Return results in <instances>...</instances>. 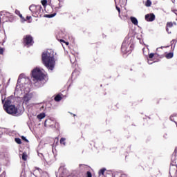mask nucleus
Instances as JSON below:
<instances>
[{"instance_id":"nucleus-1","label":"nucleus","mask_w":177,"mask_h":177,"mask_svg":"<svg viewBox=\"0 0 177 177\" xmlns=\"http://www.w3.org/2000/svg\"><path fill=\"white\" fill-rule=\"evenodd\" d=\"M41 60L43 64L51 71L55 68V64H56V60L55 59V54L53 51L49 50L44 52L41 55Z\"/></svg>"},{"instance_id":"nucleus-2","label":"nucleus","mask_w":177,"mask_h":177,"mask_svg":"<svg viewBox=\"0 0 177 177\" xmlns=\"http://www.w3.org/2000/svg\"><path fill=\"white\" fill-rule=\"evenodd\" d=\"M29 10L32 12L33 17H42L44 16V9L41 5H31L29 7Z\"/></svg>"},{"instance_id":"nucleus-3","label":"nucleus","mask_w":177,"mask_h":177,"mask_svg":"<svg viewBox=\"0 0 177 177\" xmlns=\"http://www.w3.org/2000/svg\"><path fill=\"white\" fill-rule=\"evenodd\" d=\"M32 78L33 82L44 81L45 80V74L39 68H35L32 71Z\"/></svg>"},{"instance_id":"nucleus-4","label":"nucleus","mask_w":177,"mask_h":177,"mask_svg":"<svg viewBox=\"0 0 177 177\" xmlns=\"http://www.w3.org/2000/svg\"><path fill=\"white\" fill-rule=\"evenodd\" d=\"M22 44L25 48H30L34 45V37L31 35H24L22 39Z\"/></svg>"},{"instance_id":"nucleus-5","label":"nucleus","mask_w":177,"mask_h":177,"mask_svg":"<svg viewBox=\"0 0 177 177\" xmlns=\"http://www.w3.org/2000/svg\"><path fill=\"white\" fill-rule=\"evenodd\" d=\"M0 20H2L3 22L12 21L13 16L9 12L3 13V12H0Z\"/></svg>"},{"instance_id":"nucleus-6","label":"nucleus","mask_w":177,"mask_h":177,"mask_svg":"<svg viewBox=\"0 0 177 177\" xmlns=\"http://www.w3.org/2000/svg\"><path fill=\"white\" fill-rule=\"evenodd\" d=\"M5 111L8 113V114H11V115H15V114H17V108L15 105H10L6 108Z\"/></svg>"},{"instance_id":"nucleus-7","label":"nucleus","mask_w":177,"mask_h":177,"mask_svg":"<svg viewBox=\"0 0 177 177\" xmlns=\"http://www.w3.org/2000/svg\"><path fill=\"white\" fill-rule=\"evenodd\" d=\"M44 127L47 128H56V121L51 119L46 120L44 122Z\"/></svg>"},{"instance_id":"nucleus-8","label":"nucleus","mask_w":177,"mask_h":177,"mask_svg":"<svg viewBox=\"0 0 177 177\" xmlns=\"http://www.w3.org/2000/svg\"><path fill=\"white\" fill-rule=\"evenodd\" d=\"M122 52L124 54L129 53L130 49H129V43L127 41H124L122 44Z\"/></svg>"},{"instance_id":"nucleus-9","label":"nucleus","mask_w":177,"mask_h":177,"mask_svg":"<svg viewBox=\"0 0 177 177\" xmlns=\"http://www.w3.org/2000/svg\"><path fill=\"white\" fill-rule=\"evenodd\" d=\"M31 99H32V95H30V94H26L24 97H23V103L24 104H28V103H30V101L31 100Z\"/></svg>"},{"instance_id":"nucleus-10","label":"nucleus","mask_w":177,"mask_h":177,"mask_svg":"<svg viewBox=\"0 0 177 177\" xmlns=\"http://www.w3.org/2000/svg\"><path fill=\"white\" fill-rule=\"evenodd\" d=\"M1 102L3 104V109H7V107L10 106V104H12V101H10V100H6L5 101V99H3V97L1 98Z\"/></svg>"},{"instance_id":"nucleus-11","label":"nucleus","mask_w":177,"mask_h":177,"mask_svg":"<svg viewBox=\"0 0 177 177\" xmlns=\"http://www.w3.org/2000/svg\"><path fill=\"white\" fill-rule=\"evenodd\" d=\"M145 20L147 21H154L156 20V15L154 14H147L145 15Z\"/></svg>"},{"instance_id":"nucleus-12","label":"nucleus","mask_w":177,"mask_h":177,"mask_svg":"<svg viewBox=\"0 0 177 177\" xmlns=\"http://www.w3.org/2000/svg\"><path fill=\"white\" fill-rule=\"evenodd\" d=\"M130 20L131 21V23H133V24H134V26H138V19H136L135 17H130Z\"/></svg>"},{"instance_id":"nucleus-13","label":"nucleus","mask_w":177,"mask_h":177,"mask_svg":"<svg viewBox=\"0 0 177 177\" xmlns=\"http://www.w3.org/2000/svg\"><path fill=\"white\" fill-rule=\"evenodd\" d=\"M69 57H70V62L71 63H72V64H74V63L77 62V58L75 57V55H70Z\"/></svg>"},{"instance_id":"nucleus-14","label":"nucleus","mask_w":177,"mask_h":177,"mask_svg":"<svg viewBox=\"0 0 177 177\" xmlns=\"http://www.w3.org/2000/svg\"><path fill=\"white\" fill-rule=\"evenodd\" d=\"M15 14L17 15V16H19V17L21 19V20H24V21H26V19L23 17V15L20 13V11L19 10H15Z\"/></svg>"},{"instance_id":"nucleus-15","label":"nucleus","mask_w":177,"mask_h":177,"mask_svg":"<svg viewBox=\"0 0 177 177\" xmlns=\"http://www.w3.org/2000/svg\"><path fill=\"white\" fill-rule=\"evenodd\" d=\"M62 99H63V97H62V95L58 94L57 95L55 98H54V100L55 102H60V100H62Z\"/></svg>"},{"instance_id":"nucleus-16","label":"nucleus","mask_w":177,"mask_h":177,"mask_svg":"<svg viewBox=\"0 0 177 177\" xmlns=\"http://www.w3.org/2000/svg\"><path fill=\"white\" fill-rule=\"evenodd\" d=\"M166 59H172L174 57V53H169L165 55Z\"/></svg>"},{"instance_id":"nucleus-17","label":"nucleus","mask_w":177,"mask_h":177,"mask_svg":"<svg viewBox=\"0 0 177 177\" xmlns=\"http://www.w3.org/2000/svg\"><path fill=\"white\" fill-rule=\"evenodd\" d=\"M46 115L44 113H41L37 115L38 120H42L43 118H45Z\"/></svg>"},{"instance_id":"nucleus-18","label":"nucleus","mask_w":177,"mask_h":177,"mask_svg":"<svg viewBox=\"0 0 177 177\" xmlns=\"http://www.w3.org/2000/svg\"><path fill=\"white\" fill-rule=\"evenodd\" d=\"M41 3L44 8H46V6L48 5V0H41Z\"/></svg>"},{"instance_id":"nucleus-19","label":"nucleus","mask_w":177,"mask_h":177,"mask_svg":"<svg viewBox=\"0 0 177 177\" xmlns=\"http://www.w3.org/2000/svg\"><path fill=\"white\" fill-rule=\"evenodd\" d=\"M56 16V13L50 14V15H45V17H48V19H52V17H55Z\"/></svg>"},{"instance_id":"nucleus-20","label":"nucleus","mask_w":177,"mask_h":177,"mask_svg":"<svg viewBox=\"0 0 177 177\" xmlns=\"http://www.w3.org/2000/svg\"><path fill=\"white\" fill-rule=\"evenodd\" d=\"M61 145H64V146H66V138H62L59 140Z\"/></svg>"},{"instance_id":"nucleus-21","label":"nucleus","mask_w":177,"mask_h":177,"mask_svg":"<svg viewBox=\"0 0 177 177\" xmlns=\"http://www.w3.org/2000/svg\"><path fill=\"white\" fill-rule=\"evenodd\" d=\"M104 172H106V169H104V168L101 169L99 171V176H100V175H104Z\"/></svg>"},{"instance_id":"nucleus-22","label":"nucleus","mask_w":177,"mask_h":177,"mask_svg":"<svg viewBox=\"0 0 177 177\" xmlns=\"http://www.w3.org/2000/svg\"><path fill=\"white\" fill-rule=\"evenodd\" d=\"M145 6H147V8L151 6V1L150 0H147L145 3Z\"/></svg>"},{"instance_id":"nucleus-23","label":"nucleus","mask_w":177,"mask_h":177,"mask_svg":"<svg viewBox=\"0 0 177 177\" xmlns=\"http://www.w3.org/2000/svg\"><path fill=\"white\" fill-rule=\"evenodd\" d=\"M166 27L169 28H172V27H174V24H172V22H167Z\"/></svg>"},{"instance_id":"nucleus-24","label":"nucleus","mask_w":177,"mask_h":177,"mask_svg":"<svg viewBox=\"0 0 177 177\" xmlns=\"http://www.w3.org/2000/svg\"><path fill=\"white\" fill-rule=\"evenodd\" d=\"M22 160H24V161H26L27 160V153H23V154H22Z\"/></svg>"},{"instance_id":"nucleus-25","label":"nucleus","mask_w":177,"mask_h":177,"mask_svg":"<svg viewBox=\"0 0 177 177\" xmlns=\"http://www.w3.org/2000/svg\"><path fill=\"white\" fill-rule=\"evenodd\" d=\"M15 141L16 143H17V145H21V140L20 138H15Z\"/></svg>"},{"instance_id":"nucleus-26","label":"nucleus","mask_w":177,"mask_h":177,"mask_svg":"<svg viewBox=\"0 0 177 177\" xmlns=\"http://www.w3.org/2000/svg\"><path fill=\"white\" fill-rule=\"evenodd\" d=\"M86 177H92V173H91V171H87Z\"/></svg>"},{"instance_id":"nucleus-27","label":"nucleus","mask_w":177,"mask_h":177,"mask_svg":"<svg viewBox=\"0 0 177 177\" xmlns=\"http://www.w3.org/2000/svg\"><path fill=\"white\" fill-rule=\"evenodd\" d=\"M21 138L22 140H24V142H26L27 143H28V140H27V138H26V137L21 136Z\"/></svg>"},{"instance_id":"nucleus-28","label":"nucleus","mask_w":177,"mask_h":177,"mask_svg":"<svg viewBox=\"0 0 177 177\" xmlns=\"http://www.w3.org/2000/svg\"><path fill=\"white\" fill-rule=\"evenodd\" d=\"M3 52H5L3 48H0V55H3Z\"/></svg>"},{"instance_id":"nucleus-29","label":"nucleus","mask_w":177,"mask_h":177,"mask_svg":"<svg viewBox=\"0 0 177 177\" xmlns=\"http://www.w3.org/2000/svg\"><path fill=\"white\" fill-rule=\"evenodd\" d=\"M61 42H63L64 44H66V45H69V44L70 43H68V41H64V40H63V39H60L59 40Z\"/></svg>"},{"instance_id":"nucleus-30","label":"nucleus","mask_w":177,"mask_h":177,"mask_svg":"<svg viewBox=\"0 0 177 177\" xmlns=\"http://www.w3.org/2000/svg\"><path fill=\"white\" fill-rule=\"evenodd\" d=\"M149 59H153V57H154V53H150L149 55Z\"/></svg>"},{"instance_id":"nucleus-31","label":"nucleus","mask_w":177,"mask_h":177,"mask_svg":"<svg viewBox=\"0 0 177 177\" xmlns=\"http://www.w3.org/2000/svg\"><path fill=\"white\" fill-rule=\"evenodd\" d=\"M116 9L118 10V13H119V15H120V13H121V9H120V7H118V6H116Z\"/></svg>"},{"instance_id":"nucleus-32","label":"nucleus","mask_w":177,"mask_h":177,"mask_svg":"<svg viewBox=\"0 0 177 177\" xmlns=\"http://www.w3.org/2000/svg\"><path fill=\"white\" fill-rule=\"evenodd\" d=\"M31 19V16H27L26 19H25V21H27V20H30Z\"/></svg>"},{"instance_id":"nucleus-33","label":"nucleus","mask_w":177,"mask_h":177,"mask_svg":"<svg viewBox=\"0 0 177 177\" xmlns=\"http://www.w3.org/2000/svg\"><path fill=\"white\" fill-rule=\"evenodd\" d=\"M166 31L168 32V34H171V32H169V29L168 27L166 26Z\"/></svg>"},{"instance_id":"nucleus-34","label":"nucleus","mask_w":177,"mask_h":177,"mask_svg":"<svg viewBox=\"0 0 177 177\" xmlns=\"http://www.w3.org/2000/svg\"><path fill=\"white\" fill-rule=\"evenodd\" d=\"M169 120H170L171 121H174V116H170Z\"/></svg>"},{"instance_id":"nucleus-35","label":"nucleus","mask_w":177,"mask_h":177,"mask_svg":"<svg viewBox=\"0 0 177 177\" xmlns=\"http://www.w3.org/2000/svg\"><path fill=\"white\" fill-rule=\"evenodd\" d=\"M55 140H57V142H59V138H55Z\"/></svg>"},{"instance_id":"nucleus-36","label":"nucleus","mask_w":177,"mask_h":177,"mask_svg":"<svg viewBox=\"0 0 177 177\" xmlns=\"http://www.w3.org/2000/svg\"><path fill=\"white\" fill-rule=\"evenodd\" d=\"M81 165H80V167H81Z\"/></svg>"}]
</instances>
